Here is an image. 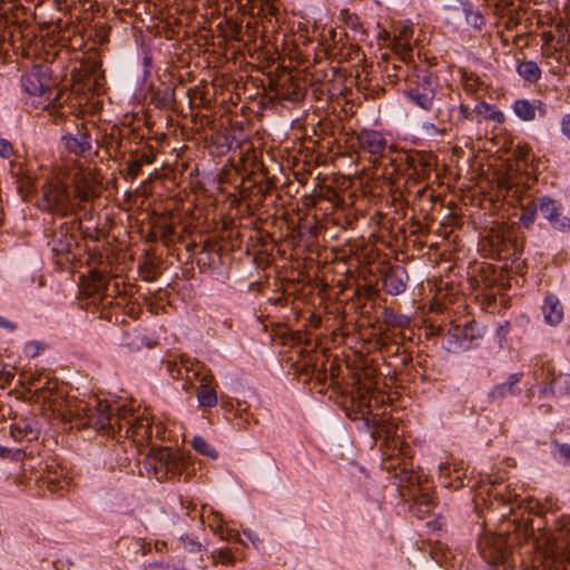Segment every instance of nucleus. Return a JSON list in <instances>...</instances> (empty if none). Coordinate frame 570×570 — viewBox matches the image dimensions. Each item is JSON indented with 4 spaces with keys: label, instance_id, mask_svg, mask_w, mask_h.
<instances>
[{
    "label": "nucleus",
    "instance_id": "nucleus-1",
    "mask_svg": "<svg viewBox=\"0 0 570 570\" xmlns=\"http://www.w3.org/2000/svg\"><path fill=\"white\" fill-rule=\"evenodd\" d=\"M21 86L37 107L48 109L62 106L66 91L57 86L47 66H33L27 70L21 76Z\"/></svg>",
    "mask_w": 570,
    "mask_h": 570
},
{
    "label": "nucleus",
    "instance_id": "nucleus-2",
    "mask_svg": "<svg viewBox=\"0 0 570 570\" xmlns=\"http://www.w3.org/2000/svg\"><path fill=\"white\" fill-rule=\"evenodd\" d=\"M24 14L18 0H0V46L8 42L13 49H20L31 41L32 31Z\"/></svg>",
    "mask_w": 570,
    "mask_h": 570
},
{
    "label": "nucleus",
    "instance_id": "nucleus-3",
    "mask_svg": "<svg viewBox=\"0 0 570 570\" xmlns=\"http://www.w3.org/2000/svg\"><path fill=\"white\" fill-rule=\"evenodd\" d=\"M40 196L37 206L42 212L57 214L62 217L72 212L71 197L68 190V184L63 179L62 170L55 177L47 180L40 187Z\"/></svg>",
    "mask_w": 570,
    "mask_h": 570
},
{
    "label": "nucleus",
    "instance_id": "nucleus-4",
    "mask_svg": "<svg viewBox=\"0 0 570 570\" xmlns=\"http://www.w3.org/2000/svg\"><path fill=\"white\" fill-rule=\"evenodd\" d=\"M407 81V88L404 90L406 98L419 109L431 111L439 88L438 77L426 69H422L412 75Z\"/></svg>",
    "mask_w": 570,
    "mask_h": 570
},
{
    "label": "nucleus",
    "instance_id": "nucleus-5",
    "mask_svg": "<svg viewBox=\"0 0 570 570\" xmlns=\"http://www.w3.org/2000/svg\"><path fill=\"white\" fill-rule=\"evenodd\" d=\"M544 553L556 570H570V518L562 519L556 535L547 539Z\"/></svg>",
    "mask_w": 570,
    "mask_h": 570
},
{
    "label": "nucleus",
    "instance_id": "nucleus-6",
    "mask_svg": "<svg viewBox=\"0 0 570 570\" xmlns=\"http://www.w3.org/2000/svg\"><path fill=\"white\" fill-rule=\"evenodd\" d=\"M117 426L119 432H125V436L131 438L135 443L142 444L151 438V424L149 419L135 415L131 410L126 407L117 411Z\"/></svg>",
    "mask_w": 570,
    "mask_h": 570
},
{
    "label": "nucleus",
    "instance_id": "nucleus-7",
    "mask_svg": "<svg viewBox=\"0 0 570 570\" xmlns=\"http://www.w3.org/2000/svg\"><path fill=\"white\" fill-rule=\"evenodd\" d=\"M478 548L481 556L489 563H505L511 553V543L508 534H485L480 538Z\"/></svg>",
    "mask_w": 570,
    "mask_h": 570
},
{
    "label": "nucleus",
    "instance_id": "nucleus-8",
    "mask_svg": "<svg viewBox=\"0 0 570 570\" xmlns=\"http://www.w3.org/2000/svg\"><path fill=\"white\" fill-rule=\"evenodd\" d=\"M63 179H70L73 186L75 197L79 200V205L85 202L92 200L98 196L90 174L82 168L80 163L75 161L72 166L61 169Z\"/></svg>",
    "mask_w": 570,
    "mask_h": 570
},
{
    "label": "nucleus",
    "instance_id": "nucleus-9",
    "mask_svg": "<svg viewBox=\"0 0 570 570\" xmlns=\"http://www.w3.org/2000/svg\"><path fill=\"white\" fill-rule=\"evenodd\" d=\"M537 206H539L542 217L549 222L553 229L564 232L570 228V219L563 215L559 202L549 196H541L537 198Z\"/></svg>",
    "mask_w": 570,
    "mask_h": 570
},
{
    "label": "nucleus",
    "instance_id": "nucleus-10",
    "mask_svg": "<svg viewBox=\"0 0 570 570\" xmlns=\"http://www.w3.org/2000/svg\"><path fill=\"white\" fill-rule=\"evenodd\" d=\"M61 142L68 153L85 157L91 153L92 144L89 130L81 125L75 131H68L61 137Z\"/></svg>",
    "mask_w": 570,
    "mask_h": 570
},
{
    "label": "nucleus",
    "instance_id": "nucleus-11",
    "mask_svg": "<svg viewBox=\"0 0 570 570\" xmlns=\"http://www.w3.org/2000/svg\"><path fill=\"white\" fill-rule=\"evenodd\" d=\"M171 460V449L159 448L153 450L145 459V468L158 481L169 478V462Z\"/></svg>",
    "mask_w": 570,
    "mask_h": 570
},
{
    "label": "nucleus",
    "instance_id": "nucleus-12",
    "mask_svg": "<svg viewBox=\"0 0 570 570\" xmlns=\"http://www.w3.org/2000/svg\"><path fill=\"white\" fill-rule=\"evenodd\" d=\"M356 141L363 151L375 158L383 157L387 148V140L383 134L374 129H362L356 135Z\"/></svg>",
    "mask_w": 570,
    "mask_h": 570
},
{
    "label": "nucleus",
    "instance_id": "nucleus-13",
    "mask_svg": "<svg viewBox=\"0 0 570 570\" xmlns=\"http://www.w3.org/2000/svg\"><path fill=\"white\" fill-rule=\"evenodd\" d=\"M58 387L57 379L47 377L46 382L36 389V394L37 399L47 404L52 413H57L66 419V413L62 411L63 400H61V395L58 393Z\"/></svg>",
    "mask_w": 570,
    "mask_h": 570
},
{
    "label": "nucleus",
    "instance_id": "nucleus-14",
    "mask_svg": "<svg viewBox=\"0 0 570 570\" xmlns=\"http://www.w3.org/2000/svg\"><path fill=\"white\" fill-rule=\"evenodd\" d=\"M88 417L90 425L107 433L114 430L115 423L117 424V414L114 416L110 412V406L101 402H98L96 409L90 410Z\"/></svg>",
    "mask_w": 570,
    "mask_h": 570
},
{
    "label": "nucleus",
    "instance_id": "nucleus-15",
    "mask_svg": "<svg viewBox=\"0 0 570 570\" xmlns=\"http://www.w3.org/2000/svg\"><path fill=\"white\" fill-rule=\"evenodd\" d=\"M69 230L70 228L65 224L52 232L48 245L56 255H63L71 250L75 237Z\"/></svg>",
    "mask_w": 570,
    "mask_h": 570
},
{
    "label": "nucleus",
    "instance_id": "nucleus-16",
    "mask_svg": "<svg viewBox=\"0 0 570 570\" xmlns=\"http://www.w3.org/2000/svg\"><path fill=\"white\" fill-rule=\"evenodd\" d=\"M512 109L523 121L534 120L537 111H540L542 116L546 114L544 105L541 100H529L525 98L517 99L512 105Z\"/></svg>",
    "mask_w": 570,
    "mask_h": 570
},
{
    "label": "nucleus",
    "instance_id": "nucleus-17",
    "mask_svg": "<svg viewBox=\"0 0 570 570\" xmlns=\"http://www.w3.org/2000/svg\"><path fill=\"white\" fill-rule=\"evenodd\" d=\"M433 155L425 151H414L406 156V164L409 168H411L417 177L422 178L429 176L433 166Z\"/></svg>",
    "mask_w": 570,
    "mask_h": 570
},
{
    "label": "nucleus",
    "instance_id": "nucleus-18",
    "mask_svg": "<svg viewBox=\"0 0 570 570\" xmlns=\"http://www.w3.org/2000/svg\"><path fill=\"white\" fill-rule=\"evenodd\" d=\"M406 273L399 267L389 268L383 276V289L390 295H399L406 288L404 281Z\"/></svg>",
    "mask_w": 570,
    "mask_h": 570
},
{
    "label": "nucleus",
    "instance_id": "nucleus-19",
    "mask_svg": "<svg viewBox=\"0 0 570 570\" xmlns=\"http://www.w3.org/2000/svg\"><path fill=\"white\" fill-rule=\"evenodd\" d=\"M179 548L183 551V558L186 562L202 568L203 546L189 537H183L179 540Z\"/></svg>",
    "mask_w": 570,
    "mask_h": 570
},
{
    "label": "nucleus",
    "instance_id": "nucleus-20",
    "mask_svg": "<svg viewBox=\"0 0 570 570\" xmlns=\"http://www.w3.org/2000/svg\"><path fill=\"white\" fill-rule=\"evenodd\" d=\"M212 374L210 373H204L202 375V383L197 387V400L200 406L204 407H214L217 405V394L213 386L209 385V382L212 381Z\"/></svg>",
    "mask_w": 570,
    "mask_h": 570
},
{
    "label": "nucleus",
    "instance_id": "nucleus-21",
    "mask_svg": "<svg viewBox=\"0 0 570 570\" xmlns=\"http://www.w3.org/2000/svg\"><path fill=\"white\" fill-rule=\"evenodd\" d=\"M542 312L544 320L550 325L559 324L563 318L562 306L554 295H548L544 299Z\"/></svg>",
    "mask_w": 570,
    "mask_h": 570
},
{
    "label": "nucleus",
    "instance_id": "nucleus-22",
    "mask_svg": "<svg viewBox=\"0 0 570 570\" xmlns=\"http://www.w3.org/2000/svg\"><path fill=\"white\" fill-rule=\"evenodd\" d=\"M521 374H511L507 382L495 385L490 392V397L494 401L501 400L508 395H514L520 392L517 387L520 382Z\"/></svg>",
    "mask_w": 570,
    "mask_h": 570
},
{
    "label": "nucleus",
    "instance_id": "nucleus-23",
    "mask_svg": "<svg viewBox=\"0 0 570 570\" xmlns=\"http://www.w3.org/2000/svg\"><path fill=\"white\" fill-rule=\"evenodd\" d=\"M434 507L435 502L433 497L428 492H421L414 495L411 511L417 518L422 519L425 515L430 514Z\"/></svg>",
    "mask_w": 570,
    "mask_h": 570
},
{
    "label": "nucleus",
    "instance_id": "nucleus-24",
    "mask_svg": "<svg viewBox=\"0 0 570 570\" xmlns=\"http://www.w3.org/2000/svg\"><path fill=\"white\" fill-rule=\"evenodd\" d=\"M83 288L88 295L99 294L107 289V281L98 269H91L83 281Z\"/></svg>",
    "mask_w": 570,
    "mask_h": 570
},
{
    "label": "nucleus",
    "instance_id": "nucleus-25",
    "mask_svg": "<svg viewBox=\"0 0 570 570\" xmlns=\"http://www.w3.org/2000/svg\"><path fill=\"white\" fill-rule=\"evenodd\" d=\"M518 75L527 82L535 83L541 78V69L539 65L533 60L521 61L517 66Z\"/></svg>",
    "mask_w": 570,
    "mask_h": 570
},
{
    "label": "nucleus",
    "instance_id": "nucleus-26",
    "mask_svg": "<svg viewBox=\"0 0 570 570\" xmlns=\"http://www.w3.org/2000/svg\"><path fill=\"white\" fill-rule=\"evenodd\" d=\"M475 322H469L463 326L455 325L450 330V334L456 340L461 341L462 343L471 342L478 336V334L475 333Z\"/></svg>",
    "mask_w": 570,
    "mask_h": 570
},
{
    "label": "nucleus",
    "instance_id": "nucleus-27",
    "mask_svg": "<svg viewBox=\"0 0 570 570\" xmlns=\"http://www.w3.org/2000/svg\"><path fill=\"white\" fill-rule=\"evenodd\" d=\"M409 63H402L397 58L387 60L384 67V72L389 78H406L409 80Z\"/></svg>",
    "mask_w": 570,
    "mask_h": 570
},
{
    "label": "nucleus",
    "instance_id": "nucleus-28",
    "mask_svg": "<svg viewBox=\"0 0 570 570\" xmlns=\"http://www.w3.org/2000/svg\"><path fill=\"white\" fill-rule=\"evenodd\" d=\"M539 210V206H537V199H531L527 204L521 205V214H520V223L524 227H529L535 220V215Z\"/></svg>",
    "mask_w": 570,
    "mask_h": 570
},
{
    "label": "nucleus",
    "instance_id": "nucleus-29",
    "mask_svg": "<svg viewBox=\"0 0 570 570\" xmlns=\"http://www.w3.org/2000/svg\"><path fill=\"white\" fill-rule=\"evenodd\" d=\"M189 465L184 454L171 451V460L169 462V478L179 476Z\"/></svg>",
    "mask_w": 570,
    "mask_h": 570
},
{
    "label": "nucleus",
    "instance_id": "nucleus-30",
    "mask_svg": "<svg viewBox=\"0 0 570 570\" xmlns=\"http://www.w3.org/2000/svg\"><path fill=\"white\" fill-rule=\"evenodd\" d=\"M191 446L198 453L210 459H216L218 456L217 451L203 436H194L191 440Z\"/></svg>",
    "mask_w": 570,
    "mask_h": 570
},
{
    "label": "nucleus",
    "instance_id": "nucleus-31",
    "mask_svg": "<svg viewBox=\"0 0 570 570\" xmlns=\"http://www.w3.org/2000/svg\"><path fill=\"white\" fill-rule=\"evenodd\" d=\"M461 79L463 82L464 90L469 94H474L479 90L482 85L480 78L473 72H468L466 70H462Z\"/></svg>",
    "mask_w": 570,
    "mask_h": 570
},
{
    "label": "nucleus",
    "instance_id": "nucleus-32",
    "mask_svg": "<svg viewBox=\"0 0 570 570\" xmlns=\"http://www.w3.org/2000/svg\"><path fill=\"white\" fill-rule=\"evenodd\" d=\"M239 32H240V37H239L240 40H243L244 42H254L256 40L258 33L261 32L258 22L254 19H249L246 22L244 30H240Z\"/></svg>",
    "mask_w": 570,
    "mask_h": 570
},
{
    "label": "nucleus",
    "instance_id": "nucleus-33",
    "mask_svg": "<svg viewBox=\"0 0 570 570\" xmlns=\"http://www.w3.org/2000/svg\"><path fill=\"white\" fill-rule=\"evenodd\" d=\"M393 51L402 63H409L412 58V46L407 42H392Z\"/></svg>",
    "mask_w": 570,
    "mask_h": 570
},
{
    "label": "nucleus",
    "instance_id": "nucleus-34",
    "mask_svg": "<svg viewBox=\"0 0 570 570\" xmlns=\"http://www.w3.org/2000/svg\"><path fill=\"white\" fill-rule=\"evenodd\" d=\"M553 393L563 394L570 390V375L560 373L551 380Z\"/></svg>",
    "mask_w": 570,
    "mask_h": 570
},
{
    "label": "nucleus",
    "instance_id": "nucleus-35",
    "mask_svg": "<svg viewBox=\"0 0 570 570\" xmlns=\"http://www.w3.org/2000/svg\"><path fill=\"white\" fill-rule=\"evenodd\" d=\"M214 563L233 564L234 556L229 549H218L212 552Z\"/></svg>",
    "mask_w": 570,
    "mask_h": 570
},
{
    "label": "nucleus",
    "instance_id": "nucleus-36",
    "mask_svg": "<svg viewBox=\"0 0 570 570\" xmlns=\"http://www.w3.org/2000/svg\"><path fill=\"white\" fill-rule=\"evenodd\" d=\"M465 18L468 23L473 26L475 29L480 30L485 24L484 18L479 11L466 10Z\"/></svg>",
    "mask_w": 570,
    "mask_h": 570
},
{
    "label": "nucleus",
    "instance_id": "nucleus-37",
    "mask_svg": "<svg viewBox=\"0 0 570 570\" xmlns=\"http://www.w3.org/2000/svg\"><path fill=\"white\" fill-rule=\"evenodd\" d=\"M413 36V28L411 26H402L397 29V32L394 35L393 41L396 42H407L411 43V39Z\"/></svg>",
    "mask_w": 570,
    "mask_h": 570
},
{
    "label": "nucleus",
    "instance_id": "nucleus-38",
    "mask_svg": "<svg viewBox=\"0 0 570 570\" xmlns=\"http://www.w3.org/2000/svg\"><path fill=\"white\" fill-rule=\"evenodd\" d=\"M16 368L0 365V386L9 385L14 377Z\"/></svg>",
    "mask_w": 570,
    "mask_h": 570
},
{
    "label": "nucleus",
    "instance_id": "nucleus-39",
    "mask_svg": "<svg viewBox=\"0 0 570 570\" xmlns=\"http://www.w3.org/2000/svg\"><path fill=\"white\" fill-rule=\"evenodd\" d=\"M498 185L499 187L504 188L507 190L512 189L517 185L514 174L510 171L501 174L498 177Z\"/></svg>",
    "mask_w": 570,
    "mask_h": 570
},
{
    "label": "nucleus",
    "instance_id": "nucleus-40",
    "mask_svg": "<svg viewBox=\"0 0 570 570\" xmlns=\"http://www.w3.org/2000/svg\"><path fill=\"white\" fill-rule=\"evenodd\" d=\"M45 482L47 483L48 490L51 492L58 491L68 484L66 479H58L57 476L51 475V473L48 474Z\"/></svg>",
    "mask_w": 570,
    "mask_h": 570
},
{
    "label": "nucleus",
    "instance_id": "nucleus-41",
    "mask_svg": "<svg viewBox=\"0 0 570 570\" xmlns=\"http://www.w3.org/2000/svg\"><path fill=\"white\" fill-rule=\"evenodd\" d=\"M141 161L134 159L127 164V173L131 178H136L141 171Z\"/></svg>",
    "mask_w": 570,
    "mask_h": 570
},
{
    "label": "nucleus",
    "instance_id": "nucleus-42",
    "mask_svg": "<svg viewBox=\"0 0 570 570\" xmlns=\"http://www.w3.org/2000/svg\"><path fill=\"white\" fill-rule=\"evenodd\" d=\"M485 119H490L497 124H503L505 117L501 110L491 109L490 112L485 115Z\"/></svg>",
    "mask_w": 570,
    "mask_h": 570
},
{
    "label": "nucleus",
    "instance_id": "nucleus-43",
    "mask_svg": "<svg viewBox=\"0 0 570 570\" xmlns=\"http://www.w3.org/2000/svg\"><path fill=\"white\" fill-rule=\"evenodd\" d=\"M560 129L561 132L570 140V112L562 116Z\"/></svg>",
    "mask_w": 570,
    "mask_h": 570
},
{
    "label": "nucleus",
    "instance_id": "nucleus-44",
    "mask_svg": "<svg viewBox=\"0 0 570 570\" xmlns=\"http://www.w3.org/2000/svg\"><path fill=\"white\" fill-rule=\"evenodd\" d=\"M13 153L12 146L7 140L0 141V156L3 158H10Z\"/></svg>",
    "mask_w": 570,
    "mask_h": 570
},
{
    "label": "nucleus",
    "instance_id": "nucleus-45",
    "mask_svg": "<svg viewBox=\"0 0 570 570\" xmlns=\"http://www.w3.org/2000/svg\"><path fill=\"white\" fill-rule=\"evenodd\" d=\"M491 109L492 107L489 104L481 101L475 106L474 111L485 118V115L489 114Z\"/></svg>",
    "mask_w": 570,
    "mask_h": 570
},
{
    "label": "nucleus",
    "instance_id": "nucleus-46",
    "mask_svg": "<svg viewBox=\"0 0 570 570\" xmlns=\"http://www.w3.org/2000/svg\"><path fill=\"white\" fill-rule=\"evenodd\" d=\"M422 129L428 135H438V134H440V130L432 122H424L422 125Z\"/></svg>",
    "mask_w": 570,
    "mask_h": 570
},
{
    "label": "nucleus",
    "instance_id": "nucleus-47",
    "mask_svg": "<svg viewBox=\"0 0 570 570\" xmlns=\"http://www.w3.org/2000/svg\"><path fill=\"white\" fill-rule=\"evenodd\" d=\"M530 147L528 145L519 146L517 150V157L524 159L529 155Z\"/></svg>",
    "mask_w": 570,
    "mask_h": 570
},
{
    "label": "nucleus",
    "instance_id": "nucleus-48",
    "mask_svg": "<svg viewBox=\"0 0 570 570\" xmlns=\"http://www.w3.org/2000/svg\"><path fill=\"white\" fill-rule=\"evenodd\" d=\"M0 327H3V328H6L8 331H11V332L17 328L14 323H12V322H10V321L1 317V316H0Z\"/></svg>",
    "mask_w": 570,
    "mask_h": 570
},
{
    "label": "nucleus",
    "instance_id": "nucleus-49",
    "mask_svg": "<svg viewBox=\"0 0 570 570\" xmlns=\"http://www.w3.org/2000/svg\"><path fill=\"white\" fill-rule=\"evenodd\" d=\"M40 380H41V374L39 375H30L28 379H27V383H28V386H37L38 383H40Z\"/></svg>",
    "mask_w": 570,
    "mask_h": 570
},
{
    "label": "nucleus",
    "instance_id": "nucleus-50",
    "mask_svg": "<svg viewBox=\"0 0 570 570\" xmlns=\"http://www.w3.org/2000/svg\"><path fill=\"white\" fill-rule=\"evenodd\" d=\"M138 160L141 161V166L144 164H151L154 161V155L142 154Z\"/></svg>",
    "mask_w": 570,
    "mask_h": 570
},
{
    "label": "nucleus",
    "instance_id": "nucleus-51",
    "mask_svg": "<svg viewBox=\"0 0 570 570\" xmlns=\"http://www.w3.org/2000/svg\"><path fill=\"white\" fill-rule=\"evenodd\" d=\"M174 232H175V227H174L173 225H170V224H169V225H166V226L164 227V230H163V233H164V237H167V236L173 235V234H174Z\"/></svg>",
    "mask_w": 570,
    "mask_h": 570
},
{
    "label": "nucleus",
    "instance_id": "nucleus-52",
    "mask_svg": "<svg viewBox=\"0 0 570 570\" xmlns=\"http://www.w3.org/2000/svg\"><path fill=\"white\" fill-rule=\"evenodd\" d=\"M459 110H460V114L462 115V117H463L464 119H466V118L469 117L470 111H469V107H468V106H465V105H460Z\"/></svg>",
    "mask_w": 570,
    "mask_h": 570
},
{
    "label": "nucleus",
    "instance_id": "nucleus-53",
    "mask_svg": "<svg viewBox=\"0 0 570 570\" xmlns=\"http://www.w3.org/2000/svg\"><path fill=\"white\" fill-rule=\"evenodd\" d=\"M402 473L404 474V476H402V480L406 482H412L413 473L411 471H406L405 469H403Z\"/></svg>",
    "mask_w": 570,
    "mask_h": 570
},
{
    "label": "nucleus",
    "instance_id": "nucleus-54",
    "mask_svg": "<svg viewBox=\"0 0 570 570\" xmlns=\"http://www.w3.org/2000/svg\"><path fill=\"white\" fill-rule=\"evenodd\" d=\"M196 247V243L195 242H190L186 245V250L187 252H193Z\"/></svg>",
    "mask_w": 570,
    "mask_h": 570
},
{
    "label": "nucleus",
    "instance_id": "nucleus-55",
    "mask_svg": "<svg viewBox=\"0 0 570 570\" xmlns=\"http://www.w3.org/2000/svg\"><path fill=\"white\" fill-rule=\"evenodd\" d=\"M348 20H350L351 26L353 28H355L356 27L357 17L356 16L350 17Z\"/></svg>",
    "mask_w": 570,
    "mask_h": 570
},
{
    "label": "nucleus",
    "instance_id": "nucleus-56",
    "mask_svg": "<svg viewBox=\"0 0 570 570\" xmlns=\"http://www.w3.org/2000/svg\"><path fill=\"white\" fill-rule=\"evenodd\" d=\"M538 505H539L538 503L529 502L528 508H529L530 511H533L534 508H537Z\"/></svg>",
    "mask_w": 570,
    "mask_h": 570
}]
</instances>
